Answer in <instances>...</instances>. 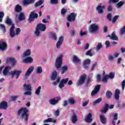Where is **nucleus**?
<instances>
[{
	"instance_id": "obj_11",
	"label": "nucleus",
	"mask_w": 125,
	"mask_h": 125,
	"mask_svg": "<svg viewBox=\"0 0 125 125\" xmlns=\"http://www.w3.org/2000/svg\"><path fill=\"white\" fill-rule=\"evenodd\" d=\"M84 121L88 124L91 123L92 122V114H91V113H89L88 115H87L84 117Z\"/></svg>"
},
{
	"instance_id": "obj_2",
	"label": "nucleus",
	"mask_w": 125,
	"mask_h": 125,
	"mask_svg": "<svg viewBox=\"0 0 125 125\" xmlns=\"http://www.w3.org/2000/svg\"><path fill=\"white\" fill-rule=\"evenodd\" d=\"M46 29V26H45V24L42 23H39L38 24H37L36 28L35 35L37 37H39V36H40V34H41L40 32H44Z\"/></svg>"
},
{
	"instance_id": "obj_17",
	"label": "nucleus",
	"mask_w": 125,
	"mask_h": 125,
	"mask_svg": "<svg viewBox=\"0 0 125 125\" xmlns=\"http://www.w3.org/2000/svg\"><path fill=\"white\" fill-rule=\"evenodd\" d=\"M105 9V5H98L97 7L96 8V10L98 11V12L99 14H103V13L104 12L103 11V9Z\"/></svg>"
},
{
	"instance_id": "obj_36",
	"label": "nucleus",
	"mask_w": 125,
	"mask_h": 125,
	"mask_svg": "<svg viewBox=\"0 0 125 125\" xmlns=\"http://www.w3.org/2000/svg\"><path fill=\"white\" fill-rule=\"evenodd\" d=\"M102 101V99L101 98H100L98 99L97 100H95L93 103V106H95L96 104H98L100 103Z\"/></svg>"
},
{
	"instance_id": "obj_21",
	"label": "nucleus",
	"mask_w": 125,
	"mask_h": 125,
	"mask_svg": "<svg viewBox=\"0 0 125 125\" xmlns=\"http://www.w3.org/2000/svg\"><path fill=\"white\" fill-rule=\"evenodd\" d=\"M34 71V67L31 66L28 68L27 71L25 72V77L27 78V77H29L30 75H31L32 72Z\"/></svg>"
},
{
	"instance_id": "obj_28",
	"label": "nucleus",
	"mask_w": 125,
	"mask_h": 125,
	"mask_svg": "<svg viewBox=\"0 0 125 125\" xmlns=\"http://www.w3.org/2000/svg\"><path fill=\"white\" fill-rule=\"evenodd\" d=\"M113 119H112V124L113 125H116V121L118 120V113H115L113 115Z\"/></svg>"
},
{
	"instance_id": "obj_8",
	"label": "nucleus",
	"mask_w": 125,
	"mask_h": 125,
	"mask_svg": "<svg viewBox=\"0 0 125 125\" xmlns=\"http://www.w3.org/2000/svg\"><path fill=\"white\" fill-rule=\"evenodd\" d=\"M61 100V97H56L51 99L49 101V103L51 105H56Z\"/></svg>"
},
{
	"instance_id": "obj_35",
	"label": "nucleus",
	"mask_w": 125,
	"mask_h": 125,
	"mask_svg": "<svg viewBox=\"0 0 125 125\" xmlns=\"http://www.w3.org/2000/svg\"><path fill=\"white\" fill-rule=\"evenodd\" d=\"M30 55H31V50L30 49L27 50L23 53V56H24V57H26L27 56H30Z\"/></svg>"
},
{
	"instance_id": "obj_16",
	"label": "nucleus",
	"mask_w": 125,
	"mask_h": 125,
	"mask_svg": "<svg viewBox=\"0 0 125 125\" xmlns=\"http://www.w3.org/2000/svg\"><path fill=\"white\" fill-rule=\"evenodd\" d=\"M7 48V44L5 42H0V50H5Z\"/></svg>"
},
{
	"instance_id": "obj_33",
	"label": "nucleus",
	"mask_w": 125,
	"mask_h": 125,
	"mask_svg": "<svg viewBox=\"0 0 125 125\" xmlns=\"http://www.w3.org/2000/svg\"><path fill=\"white\" fill-rule=\"evenodd\" d=\"M101 48H103V45L101 42H98V45L96 46L95 49L96 51H98L100 50Z\"/></svg>"
},
{
	"instance_id": "obj_14",
	"label": "nucleus",
	"mask_w": 125,
	"mask_h": 125,
	"mask_svg": "<svg viewBox=\"0 0 125 125\" xmlns=\"http://www.w3.org/2000/svg\"><path fill=\"white\" fill-rule=\"evenodd\" d=\"M107 37H108L110 40H112L113 41H118L119 40L115 32H112L111 35H108Z\"/></svg>"
},
{
	"instance_id": "obj_46",
	"label": "nucleus",
	"mask_w": 125,
	"mask_h": 125,
	"mask_svg": "<svg viewBox=\"0 0 125 125\" xmlns=\"http://www.w3.org/2000/svg\"><path fill=\"white\" fill-rule=\"evenodd\" d=\"M109 78L108 77V75H106L102 79V82H104V83H107V80H108Z\"/></svg>"
},
{
	"instance_id": "obj_26",
	"label": "nucleus",
	"mask_w": 125,
	"mask_h": 125,
	"mask_svg": "<svg viewBox=\"0 0 125 125\" xmlns=\"http://www.w3.org/2000/svg\"><path fill=\"white\" fill-rule=\"evenodd\" d=\"M68 70V66L64 65L61 68V74H62V75L65 74V73H66V72H67Z\"/></svg>"
},
{
	"instance_id": "obj_31",
	"label": "nucleus",
	"mask_w": 125,
	"mask_h": 125,
	"mask_svg": "<svg viewBox=\"0 0 125 125\" xmlns=\"http://www.w3.org/2000/svg\"><path fill=\"white\" fill-rule=\"evenodd\" d=\"M26 17H25V14L23 13H21L19 16V20L20 21H23L25 20Z\"/></svg>"
},
{
	"instance_id": "obj_34",
	"label": "nucleus",
	"mask_w": 125,
	"mask_h": 125,
	"mask_svg": "<svg viewBox=\"0 0 125 125\" xmlns=\"http://www.w3.org/2000/svg\"><path fill=\"white\" fill-rule=\"evenodd\" d=\"M43 0H40L35 4V7H38L43 3Z\"/></svg>"
},
{
	"instance_id": "obj_60",
	"label": "nucleus",
	"mask_w": 125,
	"mask_h": 125,
	"mask_svg": "<svg viewBox=\"0 0 125 125\" xmlns=\"http://www.w3.org/2000/svg\"><path fill=\"white\" fill-rule=\"evenodd\" d=\"M0 27L1 30L3 31V32H5V26H4V24H0Z\"/></svg>"
},
{
	"instance_id": "obj_9",
	"label": "nucleus",
	"mask_w": 125,
	"mask_h": 125,
	"mask_svg": "<svg viewBox=\"0 0 125 125\" xmlns=\"http://www.w3.org/2000/svg\"><path fill=\"white\" fill-rule=\"evenodd\" d=\"M99 30V27L95 23L91 24L89 28V31L91 33H94V32H97Z\"/></svg>"
},
{
	"instance_id": "obj_58",
	"label": "nucleus",
	"mask_w": 125,
	"mask_h": 125,
	"mask_svg": "<svg viewBox=\"0 0 125 125\" xmlns=\"http://www.w3.org/2000/svg\"><path fill=\"white\" fill-rule=\"evenodd\" d=\"M107 19H108V20L109 21H112V14L109 13L107 14Z\"/></svg>"
},
{
	"instance_id": "obj_38",
	"label": "nucleus",
	"mask_w": 125,
	"mask_h": 125,
	"mask_svg": "<svg viewBox=\"0 0 125 125\" xmlns=\"http://www.w3.org/2000/svg\"><path fill=\"white\" fill-rule=\"evenodd\" d=\"M92 52V50L90 49L86 52L85 55H87V56H90V57H92V56H93V54L91 53Z\"/></svg>"
},
{
	"instance_id": "obj_63",
	"label": "nucleus",
	"mask_w": 125,
	"mask_h": 125,
	"mask_svg": "<svg viewBox=\"0 0 125 125\" xmlns=\"http://www.w3.org/2000/svg\"><path fill=\"white\" fill-rule=\"evenodd\" d=\"M60 88H63V87H64V86H65V85L63 83H62V82H61V81L60 82V84L59 85Z\"/></svg>"
},
{
	"instance_id": "obj_19",
	"label": "nucleus",
	"mask_w": 125,
	"mask_h": 125,
	"mask_svg": "<svg viewBox=\"0 0 125 125\" xmlns=\"http://www.w3.org/2000/svg\"><path fill=\"white\" fill-rule=\"evenodd\" d=\"M9 70H11V66H6L3 70V75L4 76H7L8 75V71Z\"/></svg>"
},
{
	"instance_id": "obj_37",
	"label": "nucleus",
	"mask_w": 125,
	"mask_h": 125,
	"mask_svg": "<svg viewBox=\"0 0 125 125\" xmlns=\"http://www.w3.org/2000/svg\"><path fill=\"white\" fill-rule=\"evenodd\" d=\"M57 77V72L55 71L53 73L51 76V79L52 81H54L55 80H56Z\"/></svg>"
},
{
	"instance_id": "obj_42",
	"label": "nucleus",
	"mask_w": 125,
	"mask_h": 125,
	"mask_svg": "<svg viewBox=\"0 0 125 125\" xmlns=\"http://www.w3.org/2000/svg\"><path fill=\"white\" fill-rule=\"evenodd\" d=\"M68 103H69L70 105H74V104H75V100H74L73 98L68 99Z\"/></svg>"
},
{
	"instance_id": "obj_3",
	"label": "nucleus",
	"mask_w": 125,
	"mask_h": 125,
	"mask_svg": "<svg viewBox=\"0 0 125 125\" xmlns=\"http://www.w3.org/2000/svg\"><path fill=\"white\" fill-rule=\"evenodd\" d=\"M86 74H82L80 77L79 78L76 85L77 86H80L81 85H83L84 83V82H85V80H86Z\"/></svg>"
},
{
	"instance_id": "obj_30",
	"label": "nucleus",
	"mask_w": 125,
	"mask_h": 125,
	"mask_svg": "<svg viewBox=\"0 0 125 125\" xmlns=\"http://www.w3.org/2000/svg\"><path fill=\"white\" fill-rule=\"evenodd\" d=\"M78 121V117H77V115L74 114L71 117V121L72 124H76Z\"/></svg>"
},
{
	"instance_id": "obj_23",
	"label": "nucleus",
	"mask_w": 125,
	"mask_h": 125,
	"mask_svg": "<svg viewBox=\"0 0 125 125\" xmlns=\"http://www.w3.org/2000/svg\"><path fill=\"white\" fill-rule=\"evenodd\" d=\"M34 62V60L32 58V57H28L26 59H24L23 62L24 63H32Z\"/></svg>"
},
{
	"instance_id": "obj_48",
	"label": "nucleus",
	"mask_w": 125,
	"mask_h": 125,
	"mask_svg": "<svg viewBox=\"0 0 125 125\" xmlns=\"http://www.w3.org/2000/svg\"><path fill=\"white\" fill-rule=\"evenodd\" d=\"M100 87H101V85H97L94 90H96V91H97L98 92H99V91L100 90Z\"/></svg>"
},
{
	"instance_id": "obj_51",
	"label": "nucleus",
	"mask_w": 125,
	"mask_h": 125,
	"mask_svg": "<svg viewBox=\"0 0 125 125\" xmlns=\"http://www.w3.org/2000/svg\"><path fill=\"white\" fill-rule=\"evenodd\" d=\"M67 13V9L62 8L61 10V14L62 15H65Z\"/></svg>"
},
{
	"instance_id": "obj_57",
	"label": "nucleus",
	"mask_w": 125,
	"mask_h": 125,
	"mask_svg": "<svg viewBox=\"0 0 125 125\" xmlns=\"http://www.w3.org/2000/svg\"><path fill=\"white\" fill-rule=\"evenodd\" d=\"M21 32V29H20V28H17L16 31V35H17V36H18V35H20Z\"/></svg>"
},
{
	"instance_id": "obj_54",
	"label": "nucleus",
	"mask_w": 125,
	"mask_h": 125,
	"mask_svg": "<svg viewBox=\"0 0 125 125\" xmlns=\"http://www.w3.org/2000/svg\"><path fill=\"white\" fill-rule=\"evenodd\" d=\"M59 0H50L51 4H57Z\"/></svg>"
},
{
	"instance_id": "obj_41",
	"label": "nucleus",
	"mask_w": 125,
	"mask_h": 125,
	"mask_svg": "<svg viewBox=\"0 0 125 125\" xmlns=\"http://www.w3.org/2000/svg\"><path fill=\"white\" fill-rule=\"evenodd\" d=\"M119 17H120L119 15L115 16L113 18L112 20H111L112 23H116Z\"/></svg>"
},
{
	"instance_id": "obj_64",
	"label": "nucleus",
	"mask_w": 125,
	"mask_h": 125,
	"mask_svg": "<svg viewBox=\"0 0 125 125\" xmlns=\"http://www.w3.org/2000/svg\"><path fill=\"white\" fill-rule=\"evenodd\" d=\"M68 105V101L64 100L63 102L62 106L63 107H66Z\"/></svg>"
},
{
	"instance_id": "obj_43",
	"label": "nucleus",
	"mask_w": 125,
	"mask_h": 125,
	"mask_svg": "<svg viewBox=\"0 0 125 125\" xmlns=\"http://www.w3.org/2000/svg\"><path fill=\"white\" fill-rule=\"evenodd\" d=\"M23 87L25 88L27 91H30L31 90V85H27L26 84H24L23 85Z\"/></svg>"
},
{
	"instance_id": "obj_44",
	"label": "nucleus",
	"mask_w": 125,
	"mask_h": 125,
	"mask_svg": "<svg viewBox=\"0 0 125 125\" xmlns=\"http://www.w3.org/2000/svg\"><path fill=\"white\" fill-rule=\"evenodd\" d=\"M108 78L109 79H114L115 77V73L114 72H110L109 75H107Z\"/></svg>"
},
{
	"instance_id": "obj_13",
	"label": "nucleus",
	"mask_w": 125,
	"mask_h": 125,
	"mask_svg": "<svg viewBox=\"0 0 125 125\" xmlns=\"http://www.w3.org/2000/svg\"><path fill=\"white\" fill-rule=\"evenodd\" d=\"M14 29H15V26H14V24H13V26L10 29L9 35L11 38H14L16 36V33L14 32Z\"/></svg>"
},
{
	"instance_id": "obj_22",
	"label": "nucleus",
	"mask_w": 125,
	"mask_h": 125,
	"mask_svg": "<svg viewBox=\"0 0 125 125\" xmlns=\"http://www.w3.org/2000/svg\"><path fill=\"white\" fill-rule=\"evenodd\" d=\"M72 62L74 64H81V60L76 56H73Z\"/></svg>"
},
{
	"instance_id": "obj_25",
	"label": "nucleus",
	"mask_w": 125,
	"mask_h": 125,
	"mask_svg": "<svg viewBox=\"0 0 125 125\" xmlns=\"http://www.w3.org/2000/svg\"><path fill=\"white\" fill-rule=\"evenodd\" d=\"M100 118V121L103 125H106L107 124V118L105 116L101 115Z\"/></svg>"
},
{
	"instance_id": "obj_10",
	"label": "nucleus",
	"mask_w": 125,
	"mask_h": 125,
	"mask_svg": "<svg viewBox=\"0 0 125 125\" xmlns=\"http://www.w3.org/2000/svg\"><path fill=\"white\" fill-rule=\"evenodd\" d=\"M8 108V103L3 101L0 103V110H6Z\"/></svg>"
},
{
	"instance_id": "obj_45",
	"label": "nucleus",
	"mask_w": 125,
	"mask_h": 125,
	"mask_svg": "<svg viewBox=\"0 0 125 125\" xmlns=\"http://www.w3.org/2000/svg\"><path fill=\"white\" fill-rule=\"evenodd\" d=\"M37 73L38 74H41V73H42V66H39L38 68H37Z\"/></svg>"
},
{
	"instance_id": "obj_53",
	"label": "nucleus",
	"mask_w": 125,
	"mask_h": 125,
	"mask_svg": "<svg viewBox=\"0 0 125 125\" xmlns=\"http://www.w3.org/2000/svg\"><path fill=\"white\" fill-rule=\"evenodd\" d=\"M18 98V96H13L10 98V101H15Z\"/></svg>"
},
{
	"instance_id": "obj_6",
	"label": "nucleus",
	"mask_w": 125,
	"mask_h": 125,
	"mask_svg": "<svg viewBox=\"0 0 125 125\" xmlns=\"http://www.w3.org/2000/svg\"><path fill=\"white\" fill-rule=\"evenodd\" d=\"M39 17L38 14L36 13L35 11L31 12L29 15V18L28 19V21L29 22H33L35 21V19Z\"/></svg>"
},
{
	"instance_id": "obj_20",
	"label": "nucleus",
	"mask_w": 125,
	"mask_h": 125,
	"mask_svg": "<svg viewBox=\"0 0 125 125\" xmlns=\"http://www.w3.org/2000/svg\"><path fill=\"white\" fill-rule=\"evenodd\" d=\"M90 62L91 61L89 59H86L84 61V62H83V65L84 66V69H88L89 67L88 65L90 64Z\"/></svg>"
},
{
	"instance_id": "obj_15",
	"label": "nucleus",
	"mask_w": 125,
	"mask_h": 125,
	"mask_svg": "<svg viewBox=\"0 0 125 125\" xmlns=\"http://www.w3.org/2000/svg\"><path fill=\"white\" fill-rule=\"evenodd\" d=\"M5 23L8 25V26H13L14 25V27H15V24L14 23H12V21L11 20V19L9 18V17L6 18Z\"/></svg>"
},
{
	"instance_id": "obj_4",
	"label": "nucleus",
	"mask_w": 125,
	"mask_h": 125,
	"mask_svg": "<svg viewBox=\"0 0 125 125\" xmlns=\"http://www.w3.org/2000/svg\"><path fill=\"white\" fill-rule=\"evenodd\" d=\"M62 57H63V56L62 54H61L59 57L56 59L55 66L57 69H60L62 66V64H63L62 62Z\"/></svg>"
},
{
	"instance_id": "obj_49",
	"label": "nucleus",
	"mask_w": 125,
	"mask_h": 125,
	"mask_svg": "<svg viewBox=\"0 0 125 125\" xmlns=\"http://www.w3.org/2000/svg\"><path fill=\"white\" fill-rule=\"evenodd\" d=\"M91 82H92V78L91 77H88L86 80V84H88Z\"/></svg>"
},
{
	"instance_id": "obj_32",
	"label": "nucleus",
	"mask_w": 125,
	"mask_h": 125,
	"mask_svg": "<svg viewBox=\"0 0 125 125\" xmlns=\"http://www.w3.org/2000/svg\"><path fill=\"white\" fill-rule=\"evenodd\" d=\"M113 95V93L111 92V91H107L105 93V96L107 99H111V97Z\"/></svg>"
},
{
	"instance_id": "obj_39",
	"label": "nucleus",
	"mask_w": 125,
	"mask_h": 125,
	"mask_svg": "<svg viewBox=\"0 0 125 125\" xmlns=\"http://www.w3.org/2000/svg\"><path fill=\"white\" fill-rule=\"evenodd\" d=\"M125 2H124L123 1H120L116 4V7H117V8H120V7L123 6Z\"/></svg>"
},
{
	"instance_id": "obj_50",
	"label": "nucleus",
	"mask_w": 125,
	"mask_h": 125,
	"mask_svg": "<svg viewBox=\"0 0 125 125\" xmlns=\"http://www.w3.org/2000/svg\"><path fill=\"white\" fill-rule=\"evenodd\" d=\"M51 37L53 40H54V41H56L57 40V36H56V34L55 33H52Z\"/></svg>"
},
{
	"instance_id": "obj_18",
	"label": "nucleus",
	"mask_w": 125,
	"mask_h": 125,
	"mask_svg": "<svg viewBox=\"0 0 125 125\" xmlns=\"http://www.w3.org/2000/svg\"><path fill=\"white\" fill-rule=\"evenodd\" d=\"M6 63H12L13 66L15 65V63H16V61L13 58H9L6 59Z\"/></svg>"
},
{
	"instance_id": "obj_40",
	"label": "nucleus",
	"mask_w": 125,
	"mask_h": 125,
	"mask_svg": "<svg viewBox=\"0 0 125 125\" xmlns=\"http://www.w3.org/2000/svg\"><path fill=\"white\" fill-rule=\"evenodd\" d=\"M41 89H42V86H39L35 92V94L36 95H40V93H41Z\"/></svg>"
},
{
	"instance_id": "obj_29",
	"label": "nucleus",
	"mask_w": 125,
	"mask_h": 125,
	"mask_svg": "<svg viewBox=\"0 0 125 125\" xmlns=\"http://www.w3.org/2000/svg\"><path fill=\"white\" fill-rule=\"evenodd\" d=\"M15 12H21L22 11V7L19 4H17L15 7Z\"/></svg>"
},
{
	"instance_id": "obj_5",
	"label": "nucleus",
	"mask_w": 125,
	"mask_h": 125,
	"mask_svg": "<svg viewBox=\"0 0 125 125\" xmlns=\"http://www.w3.org/2000/svg\"><path fill=\"white\" fill-rule=\"evenodd\" d=\"M76 17H77V13L73 12L70 13L67 17L66 20L68 22H72L76 20Z\"/></svg>"
},
{
	"instance_id": "obj_24",
	"label": "nucleus",
	"mask_w": 125,
	"mask_h": 125,
	"mask_svg": "<svg viewBox=\"0 0 125 125\" xmlns=\"http://www.w3.org/2000/svg\"><path fill=\"white\" fill-rule=\"evenodd\" d=\"M120 93H121V92L120 91V90H119V89H116L114 97L116 100H119V99H120Z\"/></svg>"
},
{
	"instance_id": "obj_59",
	"label": "nucleus",
	"mask_w": 125,
	"mask_h": 125,
	"mask_svg": "<svg viewBox=\"0 0 125 125\" xmlns=\"http://www.w3.org/2000/svg\"><path fill=\"white\" fill-rule=\"evenodd\" d=\"M105 44L106 46V48H108V47H110V46H111V44L110 43V42L108 41H106L105 42Z\"/></svg>"
},
{
	"instance_id": "obj_61",
	"label": "nucleus",
	"mask_w": 125,
	"mask_h": 125,
	"mask_svg": "<svg viewBox=\"0 0 125 125\" xmlns=\"http://www.w3.org/2000/svg\"><path fill=\"white\" fill-rule=\"evenodd\" d=\"M107 11H109V12L113 11V6L112 5H110L108 6Z\"/></svg>"
},
{
	"instance_id": "obj_47",
	"label": "nucleus",
	"mask_w": 125,
	"mask_h": 125,
	"mask_svg": "<svg viewBox=\"0 0 125 125\" xmlns=\"http://www.w3.org/2000/svg\"><path fill=\"white\" fill-rule=\"evenodd\" d=\"M4 17V13L0 12V22H2V18Z\"/></svg>"
},
{
	"instance_id": "obj_55",
	"label": "nucleus",
	"mask_w": 125,
	"mask_h": 125,
	"mask_svg": "<svg viewBox=\"0 0 125 125\" xmlns=\"http://www.w3.org/2000/svg\"><path fill=\"white\" fill-rule=\"evenodd\" d=\"M68 81H69V78L63 79L61 81V82L65 84V83H68Z\"/></svg>"
},
{
	"instance_id": "obj_27",
	"label": "nucleus",
	"mask_w": 125,
	"mask_h": 125,
	"mask_svg": "<svg viewBox=\"0 0 125 125\" xmlns=\"http://www.w3.org/2000/svg\"><path fill=\"white\" fill-rule=\"evenodd\" d=\"M109 109V104H105L103 109L101 110V112L104 114H106V112L108 111V109Z\"/></svg>"
},
{
	"instance_id": "obj_56",
	"label": "nucleus",
	"mask_w": 125,
	"mask_h": 125,
	"mask_svg": "<svg viewBox=\"0 0 125 125\" xmlns=\"http://www.w3.org/2000/svg\"><path fill=\"white\" fill-rule=\"evenodd\" d=\"M54 115L56 116V117H58L59 115H60V111H59V109L55 111Z\"/></svg>"
},
{
	"instance_id": "obj_12",
	"label": "nucleus",
	"mask_w": 125,
	"mask_h": 125,
	"mask_svg": "<svg viewBox=\"0 0 125 125\" xmlns=\"http://www.w3.org/2000/svg\"><path fill=\"white\" fill-rule=\"evenodd\" d=\"M63 42H64V37L61 36L59 38V41L57 42V48H60V47L62 45V43H63Z\"/></svg>"
},
{
	"instance_id": "obj_1",
	"label": "nucleus",
	"mask_w": 125,
	"mask_h": 125,
	"mask_svg": "<svg viewBox=\"0 0 125 125\" xmlns=\"http://www.w3.org/2000/svg\"><path fill=\"white\" fill-rule=\"evenodd\" d=\"M28 109L26 108H21L17 113L18 116H20L21 119L25 122H28L29 120V114H28Z\"/></svg>"
},
{
	"instance_id": "obj_52",
	"label": "nucleus",
	"mask_w": 125,
	"mask_h": 125,
	"mask_svg": "<svg viewBox=\"0 0 125 125\" xmlns=\"http://www.w3.org/2000/svg\"><path fill=\"white\" fill-rule=\"evenodd\" d=\"M22 3H23V5H29V4H30L29 0H23L22 1Z\"/></svg>"
},
{
	"instance_id": "obj_62",
	"label": "nucleus",
	"mask_w": 125,
	"mask_h": 125,
	"mask_svg": "<svg viewBox=\"0 0 125 125\" xmlns=\"http://www.w3.org/2000/svg\"><path fill=\"white\" fill-rule=\"evenodd\" d=\"M52 122V118H48L47 119H46L44 120V123H51Z\"/></svg>"
},
{
	"instance_id": "obj_7",
	"label": "nucleus",
	"mask_w": 125,
	"mask_h": 125,
	"mask_svg": "<svg viewBox=\"0 0 125 125\" xmlns=\"http://www.w3.org/2000/svg\"><path fill=\"white\" fill-rule=\"evenodd\" d=\"M21 74H22V70H15L10 72V75L11 76L12 78H14L15 75H16V79H18Z\"/></svg>"
}]
</instances>
